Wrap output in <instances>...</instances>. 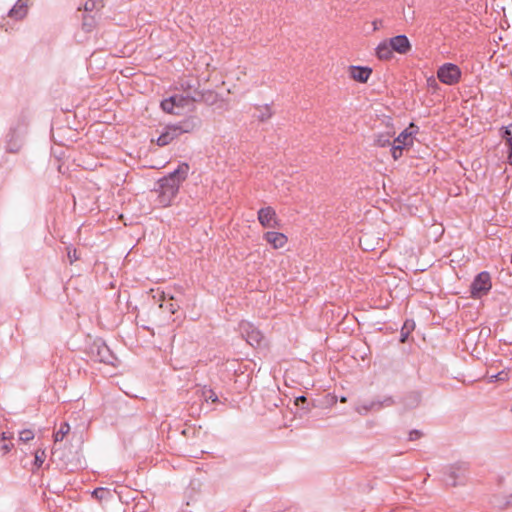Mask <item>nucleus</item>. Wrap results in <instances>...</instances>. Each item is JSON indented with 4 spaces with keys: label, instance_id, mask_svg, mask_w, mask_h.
<instances>
[{
    "label": "nucleus",
    "instance_id": "1",
    "mask_svg": "<svg viewBox=\"0 0 512 512\" xmlns=\"http://www.w3.org/2000/svg\"><path fill=\"white\" fill-rule=\"evenodd\" d=\"M189 169L187 163H181L173 172L158 180L160 204L167 206L175 198L181 184L188 176Z\"/></svg>",
    "mask_w": 512,
    "mask_h": 512
},
{
    "label": "nucleus",
    "instance_id": "2",
    "mask_svg": "<svg viewBox=\"0 0 512 512\" xmlns=\"http://www.w3.org/2000/svg\"><path fill=\"white\" fill-rule=\"evenodd\" d=\"M202 94L195 91L193 95H173L161 102L163 111L174 114L182 115L185 112H192L195 110V102L201 101Z\"/></svg>",
    "mask_w": 512,
    "mask_h": 512
},
{
    "label": "nucleus",
    "instance_id": "3",
    "mask_svg": "<svg viewBox=\"0 0 512 512\" xmlns=\"http://www.w3.org/2000/svg\"><path fill=\"white\" fill-rule=\"evenodd\" d=\"M89 352L95 361L114 365L116 357L113 355L112 351L109 349L106 343L101 339L95 340L93 342V344L90 346Z\"/></svg>",
    "mask_w": 512,
    "mask_h": 512
},
{
    "label": "nucleus",
    "instance_id": "4",
    "mask_svg": "<svg viewBox=\"0 0 512 512\" xmlns=\"http://www.w3.org/2000/svg\"><path fill=\"white\" fill-rule=\"evenodd\" d=\"M492 287L490 274L486 271L479 273L470 286L471 296L481 298L486 295Z\"/></svg>",
    "mask_w": 512,
    "mask_h": 512
},
{
    "label": "nucleus",
    "instance_id": "5",
    "mask_svg": "<svg viewBox=\"0 0 512 512\" xmlns=\"http://www.w3.org/2000/svg\"><path fill=\"white\" fill-rule=\"evenodd\" d=\"M437 77L446 85H455L461 78V70L455 64L445 63L438 68Z\"/></svg>",
    "mask_w": 512,
    "mask_h": 512
},
{
    "label": "nucleus",
    "instance_id": "6",
    "mask_svg": "<svg viewBox=\"0 0 512 512\" xmlns=\"http://www.w3.org/2000/svg\"><path fill=\"white\" fill-rule=\"evenodd\" d=\"M240 332L242 336L246 339L247 343L253 347L260 346L263 335L262 333L254 327L251 323L243 322L240 324Z\"/></svg>",
    "mask_w": 512,
    "mask_h": 512
},
{
    "label": "nucleus",
    "instance_id": "7",
    "mask_svg": "<svg viewBox=\"0 0 512 512\" xmlns=\"http://www.w3.org/2000/svg\"><path fill=\"white\" fill-rule=\"evenodd\" d=\"M394 404V399L390 396L388 397H385L382 401H370V402H366V403H363V404H358L356 407H355V410L361 414V415H366L369 411H379L381 410L383 407H389V406H392Z\"/></svg>",
    "mask_w": 512,
    "mask_h": 512
},
{
    "label": "nucleus",
    "instance_id": "8",
    "mask_svg": "<svg viewBox=\"0 0 512 512\" xmlns=\"http://www.w3.org/2000/svg\"><path fill=\"white\" fill-rule=\"evenodd\" d=\"M258 220L260 224L265 228H276L280 226L276 212L270 206L261 208L258 211Z\"/></svg>",
    "mask_w": 512,
    "mask_h": 512
},
{
    "label": "nucleus",
    "instance_id": "9",
    "mask_svg": "<svg viewBox=\"0 0 512 512\" xmlns=\"http://www.w3.org/2000/svg\"><path fill=\"white\" fill-rule=\"evenodd\" d=\"M467 471L465 463L455 464L448 468L447 483L451 486H456L458 483H463Z\"/></svg>",
    "mask_w": 512,
    "mask_h": 512
},
{
    "label": "nucleus",
    "instance_id": "10",
    "mask_svg": "<svg viewBox=\"0 0 512 512\" xmlns=\"http://www.w3.org/2000/svg\"><path fill=\"white\" fill-rule=\"evenodd\" d=\"M200 124L201 121L197 116H190L173 126L177 130L178 135L180 136L183 133L193 132L196 128L200 126Z\"/></svg>",
    "mask_w": 512,
    "mask_h": 512
},
{
    "label": "nucleus",
    "instance_id": "11",
    "mask_svg": "<svg viewBox=\"0 0 512 512\" xmlns=\"http://www.w3.org/2000/svg\"><path fill=\"white\" fill-rule=\"evenodd\" d=\"M393 51L399 54H407L412 46L406 35H397L389 39Z\"/></svg>",
    "mask_w": 512,
    "mask_h": 512
},
{
    "label": "nucleus",
    "instance_id": "12",
    "mask_svg": "<svg viewBox=\"0 0 512 512\" xmlns=\"http://www.w3.org/2000/svg\"><path fill=\"white\" fill-rule=\"evenodd\" d=\"M29 9V0H18L9 10L8 16L15 20H22L26 17Z\"/></svg>",
    "mask_w": 512,
    "mask_h": 512
},
{
    "label": "nucleus",
    "instance_id": "13",
    "mask_svg": "<svg viewBox=\"0 0 512 512\" xmlns=\"http://www.w3.org/2000/svg\"><path fill=\"white\" fill-rule=\"evenodd\" d=\"M371 73V68L362 66H350V77L360 83H366Z\"/></svg>",
    "mask_w": 512,
    "mask_h": 512
},
{
    "label": "nucleus",
    "instance_id": "14",
    "mask_svg": "<svg viewBox=\"0 0 512 512\" xmlns=\"http://www.w3.org/2000/svg\"><path fill=\"white\" fill-rule=\"evenodd\" d=\"M264 239L275 249L282 248L287 243V237L280 232L269 231L264 234Z\"/></svg>",
    "mask_w": 512,
    "mask_h": 512
},
{
    "label": "nucleus",
    "instance_id": "15",
    "mask_svg": "<svg viewBox=\"0 0 512 512\" xmlns=\"http://www.w3.org/2000/svg\"><path fill=\"white\" fill-rule=\"evenodd\" d=\"M179 135L177 133V130L173 125H168L165 128V131L160 134V136L157 139V145L158 146H166L170 144L175 138H177Z\"/></svg>",
    "mask_w": 512,
    "mask_h": 512
},
{
    "label": "nucleus",
    "instance_id": "16",
    "mask_svg": "<svg viewBox=\"0 0 512 512\" xmlns=\"http://www.w3.org/2000/svg\"><path fill=\"white\" fill-rule=\"evenodd\" d=\"M393 52L389 40L381 42L376 48V55L380 60H390L393 57Z\"/></svg>",
    "mask_w": 512,
    "mask_h": 512
},
{
    "label": "nucleus",
    "instance_id": "17",
    "mask_svg": "<svg viewBox=\"0 0 512 512\" xmlns=\"http://www.w3.org/2000/svg\"><path fill=\"white\" fill-rule=\"evenodd\" d=\"M501 137L509 148L508 161L512 165V124L501 128Z\"/></svg>",
    "mask_w": 512,
    "mask_h": 512
},
{
    "label": "nucleus",
    "instance_id": "18",
    "mask_svg": "<svg viewBox=\"0 0 512 512\" xmlns=\"http://www.w3.org/2000/svg\"><path fill=\"white\" fill-rule=\"evenodd\" d=\"M421 402V394L417 391H412L408 393L404 399L403 404L406 409L416 408Z\"/></svg>",
    "mask_w": 512,
    "mask_h": 512
},
{
    "label": "nucleus",
    "instance_id": "19",
    "mask_svg": "<svg viewBox=\"0 0 512 512\" xmlns=\"http://www.w3.org/2000/svg\"><path fill=\"white\" fill-rule=\"evenodd\" d=\"M160 300L162 301V303L160 304V308L169 311L170 314L176 313L177 310L179 309V305L173 302V296H169L168 300L166 301V295L164 292H162Z\"/></svg>",
    "mask_w": 512,
    "mask_h": 512
},
{
    "label": "nucleus",
    "instance_id": "20",
    "mask_svg": "<svg viewBox=\"0 0 512 512\" xmlns=\"http://www.w3.org/2000/svg\"><path fill=\"white\" fill-rule=\"evenodd\" d=\"M414 132H408V130H404L399 134V136L394 140V143L400 144L403 147L412 144V134Z\"/></svg>",
    "mask_w": 512,
    "mask_h": 512
},
{
    "label": "nucleus",
    "instance_id": "21",
    "mask_svg": "<svg viewBox=\"0 0 512 512\" xmlns=\"http://www.w3.org/2000/svg\"><path fill=\"white\" fill-rule=\"evenodd\" d=\"M21 149V144L19 143L17 137L15 135H11L10 139L7 141L6 151L9 153H18Z\"/></svg>",
    "mask_w": 512,
    "mask_h": 512
},
{
    "label": "nucleus",
    "instance_id": "22",
    "mask_svg": "<svg viewBox=\"0 0 512 512\" xmlns=\"http://www.w3.org/2000/svg\"><path fill=\"white\" fill-rule=\"evenodd\" d=\"M70 426L68 423L64 422L60 425L59 430L54 433V441L59 442L64 439V437L69 433Z\"/></svg>",
    "mask_w": 512,
    "mask_h": 512
},
{
    "label": "nucleus",
    "instance_id": "23",
    "mask_svg": "<svg viewBox=\"0 0 512 512\" xmlns=\"http://www.w3.org/2000/svg\"><path fill=\"white\" fill-rule=\"evenodd\" d=\"M92 495L98 499V500H103L105 498H107L108 496H111V492L109 489L107 488H96L93 492H92Z\"/></svg>",
    "mask_w": 512,
    "mask_h": 512
},
{
    "label": "nucleus",
    "instance_id": "24",
    "mask_svg": "<svg viewBox=\"0 0 512 512\" xmlns=\"http://www.w3.org/2000/svg\"><path fill=\"white\" fill-rule=\"evenodd\" d=\"M45 458H46L45 450H43V449L36 450L34 466H36L37 468H40L42 466V464L44 463Z\"/></svg>",
    "mask_w": 512,
    "mask_h": 512
},
{
    "label": "nucleus",
    "instance_id": "25",
    "mask_svg": "<svg viewBox=\"0 0 512 512\" xmlns=\"http://www.w3.org/2000/svg\"><path fill=\"white\" fill-rule=\"evenodd\" d=\"M273 115L271 108L269 105H265L261 107L260 114L258 115V119L262 122L268 120Z\"/></svg>",
    "mask_w": 512,
    "mask_h": 512
},
{
    "label": "nucleus",
    "instance_id": "26",
    "mask_svg": "<svg viewBox=\"0 0 512 512\" xmlns=\"http://www.w3.org/2000/svg\"><path fill=\"white\" fill-rule=\"evenodd\" d=\"M375 142L379 147L388 146L391 144L390 135L389 134H380L377 136Z\"/></svg>",
    "mask_w": 512,
    "mask_h": 512
},
{
    "label": "nucleus",
    "instance_id": "27",
    "mask_svg": "<svg viewBox=\"0 0 512 512\" xmlns=\"http://www.w3.org/2000/svg\"><path fill=\"white\" fill-rule=\"evenodd\" d=\"M34 438V433L30 429H24L19 433V440L27 443Z\"/></svg>",
    "mask_w": 512,
    "mask_h": 512
},
{
    "label": "nucleus",
    "instance_id": "28",
    "mask_svg": "<svg viewBox=\"0 0 512 512\" xmlns=\"http://www.w3.org/2000/svg\"><path fill=\"white\" fill-rule=\"evenodd\" d=\"M404 147L400 144L394 143L391 148L392 157L397 160L402 156Z\"/></svg>",
    "mask_w": 512,
    "mask_h": 512
},
{
    "label": "nucleus",
    "instance_id": "29",
    "mask_svg": "<svg viewBox=\"0 0 512 512\" xmlns=\"http://www.w3.org/2000/svg\"><path fill=\"white\" fill-rule=\"evenodd\" d=\"M203 397L205 398L206 401L211 400L213 403L219 401L218 396L212 389L203 390Z\"/></svg>",
    "mask_w": 512,
    "mask_h": 512
},
{
    "label": "nucleus",
    "instance_id": "30",
    "mask_svg": "<svg viewBox=\"0 0 512 512\" xmlns=\"http://www.w3.org/2000/svg\"><path fill=\"white\" fill-rule=\"evenodd\" d=\"M68 258L70 260V263H73L75 262L76 260L79 259V255L77 254V250L76 249H70L68 248Z\"/></svg>",
    "mask_w": 512,
    "mask_h": 512
},
{
    "label": "nucleus",
    "instance_id": "31",
    "mask_svg": "<svg viewBox=\"0 0 512 512\" xmlns=\"http://www.w3.org/2000/svg\"><path fill=\"white\" fill-rule=\"evenodd\" d=\"M422 436V433L419 430H412L409 433V440L414 441Z\"/></svg>",
    "mask_w": 512,
    "mask_h": 512
},
{
    "label": "nucleus",
    "instance_id": "32",
    "mask_svg": "<svg viewBox=\"0 0 512 512\" xmlns=\"http://www.w3.org/2000/svg\"><path fill=\"white\" fill-rule=\"evenodd\" d=\"M13 446H14V445H13V443H11V442L6 443V442H5V443L1 446V448H0V449H1L2 453L5 455V454H7L8 452H10V451H11V449L13 448Z\"/></svg>",
    "mask_w": 512,
    "mask_h": 512
},
{
    "label": "nucleus",
    "instance_id": "33",
    "mask_svg": "<svg viewBox=\"0 0 512 512\" xmlns=\"http://www.w3.org/2000/svg\"><path fill=\"white\" fill-rule=\"evenodd\" d=\"M372 24L374 31L379 30L381 27H383V21L379 19L374 20Z\"/></svg>",
    "mask_w": 512,
    "mask_h": 512
},
{
    "label": "nucleus",
    "instance_id": "34",
    "mask_svg": "<svg viewBox=\"0 0 512 512\" xmlns=\"http://www.w3.org/2000/svg\"><path fill=\"white\" fill-rule=\"evenodd\" d=\"M307 402V398L305 396H300V397H297L296 400H295V404L297 406H302L304 405L305 403Z\"/></svg>",
    "mask_w": 512,
    "mask_h": 512
},
{
    "label": "nucleus",
    "instance_id": "35",
    "mask_svg": "<svg viewBox=\"0 0 512 512\" xmlns=\"http://www.w3.org/2000/svg\"><path fill=\"white\" fill-rule=\"evenodd\" d=\"M11 438H12V434L8 435L6 432H3L1 434V440L4 441V442L7 441V440H10Z\"/></svg>",
    "mask_w": 512,
    "mask_h": 512
},
{
    "label": "nucleus",
    "instance_id": "36",
    "mask_svg": "<svg viewBox=\"0 0 512 512\" xmlns=\"http://www.w3.org/2000/svg\"><path fill=\"white\" fill-rule=\"evenodd\" d=\"M407 337H408V333H404V332L402 331V333H401V342H405V341H406V339H407Z\"/></svg>",
    "mask_w": 512,
    "mask_h": 512
},
{
    "label": "nucleus",
    "instance_id": "37",
    "mask_svg": "<svg viewBox=\"0 0 512 512\" xmlns=\"http://www.w3.org/2000/svg\"><path fill=\"white\" fill-rule=\"evenodd\" d=\"M428 83H429L430 85H433V84H434V85H437V84H436L435 79H433V78H432V79H428Z\"/></svg>",
    "mask_w": 512,
    "mask_h": 512
},
{
    "label": "nucleus",
    "instance_id": "38",
    "mask_svg": "<svg viewBox=\"0 0 512 512\" xmlns=\"http://www.w3.org/2000/svg\"><path fill=\"white\" fill-rule=\"evenodd\" d=\"M409 128L410 129H413V128L417 129V127L414 124H411Z\"/></svg>",
    "mask_w": 512,
    "mask_h": 512
},
{
    "label": "nucleus",
    "instance_id": "39",
    "mask_svg": "<svg viewBox=\"0 0 512 512\" xmlns=\"http://www.w3.org/2000/svg\"><path fill=\"white\" fill-rule=\"evenodd\" d=\"M341 402H346V398H345V397H342V398H341Z\"/></svg>",
    "mask_w": 512,
    "mask_h": 512
},
{
    "label": "nucleus",
    "instance_id": "40",
    "mask_svg": "<svg viewBox=\"0 0 512 512\" xmlns=\"http://www.w3.org/2000/svg\"><path fill=\"white\" fill-rule=\"evenodd\" d=\"M85 10H89L88 3L85 5Z\"/></svg>",
    "mask_w": 512,
    "mask_h": 512
},
{
    "label": "nucleus",
    "instance_id": "41",
    "mask_svg": "<svg viewBox=\"0 0 512 512\" xmlns=\"http://www.w3.org/2000/svg\"><path fill=\"white\" fill-rule=\"evenodd\" d=\"M510 411L512 412V404H511V409H510Z\"/></svg>",
    "mask_w": 512,
    "mask_h": 512
}]
</instances>
